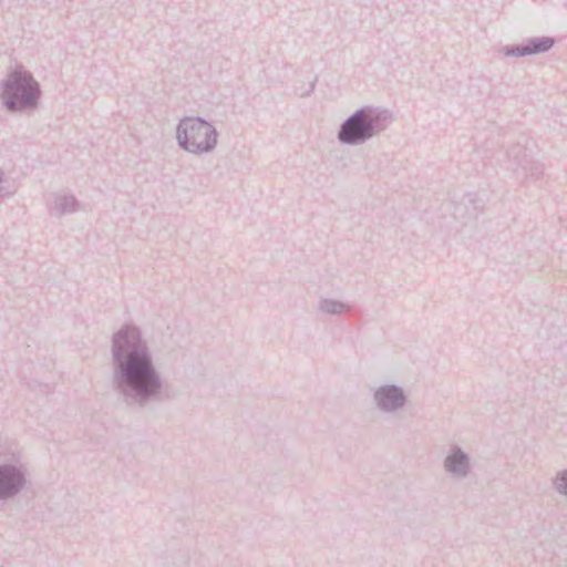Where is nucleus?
Here are the masks:
<instances>
[{
	"mask_svg": "<svg viewBox=\"0 0 567 567\" xmlns=\"http://www.w3.org/2000/svg\"><path fill=\"white\" fill-rule=\"evenodd\" d=\"M371 135V124L365 112L360 111L350 117L340 132L342 142H355Z\"/></svg>",
	"mask_w": 567,
	"mask_h": 567,
	"instance_id": "4",
	"label": "nucleus"
},
{
	"mask_svg": "<svg viewBox=\"0 0 567 567\" xmlns=\"http://www.w3.org/2000/svg\"><path fill=\"white\" fill-rule=\"evenodd\" d=\"M379 403L384 409H394L403 403V396L396 388H385L377 393Z\"/></svg>",
	"mask_w": 567,
	"mask_h": 567,
	"instance_id": "6",
	"label": "nucleus"
},
{
	"mask_svg": "<svg viewBox=\"0 0 567 567\" xmlns=\"http://www.w3.org/2000/svg\"><path fill=\"white\" fill-rule=\"evenodd\" d=\"M137 343L138 336L135 329H126L115 337V346L118 350L128 351L124 358L118 357L125 381L138 394L146 395L154 393L158 389L159 382L151 368L148 358L144 352L137 351Z\"/></svg>",
	"mask_w": 567,
	"mask_h": 567,
	"instance_id": "1",
	"label": "nucleus"
},
{
	"mask_svg": "<svg viewBox=\"0 0 567 567\" xmlns=\"http://www.w3.org/2000/svg\"><path fill=\"white\" fill-rule=\"evenodd\" d=\"M551 44H553V41L550 39L543 40L540 43L535 44L533 52L545 51V50L549 49L551 47Z\"/></svg>",
	"mask_w": 567,
	"mask_h": 567,
	"instance_id": "9",
	"label": "nucleus"
},
{
	"mask_svg": "<svg viewBox=\"0 0 567 567\" xmlns=\"http://www.w3.org/2000/svg\"><path fill=\"white\" fill-rule=\"evenodd\" d=\"M557 488L567 494V472L563 473L556 481Z\"/></svg>",
	"mask_w": 567,
	"mask_h": 567,
	"instance_id": "8",
	"label": "nucleus"
},
{
	"mask_svg": "<svg viewBox=\"0 0 567 567\" xmlns=\"http://www.w3.org/2000/svg\"><path fill=\"white\" fill-rule=\"evenodd\" d=\"M39 93L38 84L31 75L17 71L7 82L4 101L9 109L18 110L32 104L39 97Z\"/></svg>",
	"mask_w": 567,
	"mask_h": 567,
	"instance_id": "3",
	"label": "nucleus"
},
{
	"mask_svg": "<svg viewBox=\"0 0 567 567\" xmlns=\"http://www.w3.org/2000/svg\"><path fill=\"white\" fill-rule=\"evenodd\" d=\"M22 484L21 475L13 468L0 470V497L12 495Z\"/></svg>",
	"mask_w": 567,
	"mask_h": 567,
	"instance_id": "5",
	"label": "nucleus"
},
{
	"mask_svg": "<svg viewBox=\"0 0 567 567\" xmlns=\"http://www.w3.org/2000/svg\"><path fill=\"white\" fill-rule=\"evenodd\" d=\"M181 146L189 152L208 151L215 144V133L212 126L197 118L184 120L177 134Z\"/></svg>",
	"mask_w": 567,
	"mask_h": 567,
	"instance_id": "2",
	"label": "nucleus"
},
{
	"mask_svg": "<svg viewBox=\"0 0 567 567\" xmlns=\"http://www.w3.org/2000/svg\"><path fill=\"white\" fill-rule=\"evenodd\" d=\"M445 465L451 472H463L467 465L466 457L461 452H456L446 458Z\"/></svg>",
	"mask_w": 567,
	"mask_h": 567,
	"instance_id": "7",
	"label": "nucleus"
}]
</instances>
